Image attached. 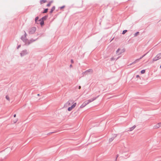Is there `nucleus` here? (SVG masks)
<instances>
[{"mask_svg":"<svg viewBox=\"0 0 161 161\" xmlns=\"http://www.w3.org/2000/svg\"><path fill=\"white\" fill-rule=\"evenodd\" d=\"M99 95H98L95 97H94L92 98H91L89 100H87L88 102H89V103L91 102H92V101H94L95 100H96L97 98L98 97Z\"/></svg>","mask_w":161,"mask_h":161,"instance_id":"obj_1","label":"nucleus"},{"mask_svg":"<svg viewBox=\"0 0 161 161\" xmlns=\"http://www.w3.org/2000/svg\"><path fill=\"white\" fill-rule=\"evenodd\" d=\"M36 30V28L35 27H32L31 28L29 31V33L32 34L34 33Z\"/></svg>","mask_w":161,"mask_h":161,"instance_id":"obj_2","label":"nucleus"},{"mask_svg":"<svg viewBox=\"0 0 161 161\" xmlns=\"http://www.w3.org/2000/svg\"><path fill=\"white\" fill-rule=\"evenodd\" d=\"M43 18H42L41 19L38 20V23L40 24L41 26H42L44 25V22L43 20Z\"/></svg>","mask_w":161,"mask_h":161,"instance_id":"obj_3","label":"nucleus"},{"mask_svg":"<svg viewBox=\"0 0 161 161\" xmlns=\"http://www.w3.org/2000/svg\"><path fill=\"white\" fill-rule=\"evenodd\" d=\"M161 126V122L159 123L156 125H154V128L155 129H157L159 127H160Z\"/></svg>","mask_w":161,"mask_h":161,"instance_id":"obj_4","label":"nucleus"},{"mask_svg":"<svg viewBox=\"0 0 161 161\" xmlns=\"http://www.w3.org/2000/svg\"><path fill=\"white\" fill-rule=\"evenodd\" d=\"M120 49L119 48L118 49V50L116 51V53L118 54H121L122 52H124V51L123 50L122 51H121L119 52V51H120Z\"/></svg>","mask_w":161,"mask_h":161,"instance_id":"obj_5","label":"nucleus"},{"mask_svg":"<svg viewBox=\"0 0 161 161\" xmlns=\"http://www.w3.org/2000/svg\"><path fill=\"white\" fill-rule=\"evenodd\" d=\"M136 127V126L135 125H134L132 127H130L129 128V130H128V131H131L133 130Z\"/></svg>","mask_w":161,"mask_h":161,"instance_id":"obj_6","label":"nucleus"},{"mask_svg":"<svg viewBox=\"0 0 161 161\" xmlns=\"http://www.w3.org/2000/svg\"><path fill=\"white\" fill-rule=\"evenodd\" d=\"M146 54L144 55L143 56H142V57H141L139 58L136 59L134 62V63H135L140 60L143 57H144L145 55Z\"/></svg>","mask_w":161,"mask_h":161,"instance_id":"obj_7","label":"nucleus"},{"mask_svg":"<svg viewBox=\"0 0 161 161\" xmlns=\"http://www.w3.org/2000/svg\"><path fill=\"white\" fill-rule=\"evenodd\" d=\"M74 103V101L72 100H69V101H68L67 103V104L69 105L71 103Z\"/></svg>","mask_w":161,"mask_h":161,"instance_id":"obj_8","label":"nucleus"},{"mask_svg":"<svg viewBox=\"0 0 161 161\" xmlns=\"http://www.w3.org/2000/svg\"><path fill=\"white\" fill-rule=\"evenodd\" d=\"M156 57H157L158 60L160 58H161V53H159L158 54H157Z\"/></svg>","mask_w":161,"mask_h":161,"instance_id":"obj_9","label":"nucleus"},{"mask_svg":"<svg viewBox=\"0 0 161 161\" xmlns=\"http://www.w3.org/2000/svg\"><path fill=\"white\" fill-rule=\"evenodd\" d=\"M76 105V103H74L70 107L72 109L75 108Z\"/></svg>","mask_w":161,"mask_h":161,"instance_id":"obj_10","label":"nucleus"},{"mask_svg":"<svg viewBox=\"0 0 161 161\" xmlns=\"http://www.w3.org/2000/svg\"><path fill=\"white\" fill-rule=\"evenodd\" d=\"M76 105V103H74L70 107L72 109L75 108Z\"/></svg>","mask_w":161,"mask_h":161,"instance_id":"obj_11","label":"nucleus"},{"mask_svg":"<svg viewBox=\"0 0 161 161\" xmlns=\"http://www.w3.org/2000/svg\"><path fill=\"white\" fill-rule=\"evenodd\" d=\"M76 105V103H74L70 107L72 109L75 108Z\"/></svg>","mask_w":161,"mask_h":161,"instance_id":"obj_12","label":"nucleus"},{"mask_svg":"<svg viewBox=\"0 0 161 161\" xmlns=\"http://www.w3.org/2000/svg\"><path fill=\"white\" fill-rule=\"evenodd\" d=\"M76 105V103H74L70 107L72 109L75 108Z\"/></svg>","mask_w":161,"mask_h":161,"instance_id":"obj_13","label":"nucleus"},{"mask_svg":"<svg viewBox=\"0 0 161 161\" xmlns=\"http://www.w3.org/2000/svg\"><path fill=\"white\" fill-rule=\"evenodd\" d=\"M158 59L157 58V57L155 56L153 59L152 62H154V61H156L157 60H158Z\"/></svg>","mask_w":161,"mask_h":161,"instance_id":"obj_14","label":"nucleus"},{"mask_svg":"<svg viewBox=\"0 0 161 161\" xmlns=\"http://www.w3.org/2000/svg\"><path fill=\"white\" fill-rule=\"evenodd\" d=\"M46 0H41L40 1V4H42L43 3H46Z\"/></svg>","mask_w":161,"mask_h":161,"instance_id":"obj_15","label":"nucleus"},{"mask_svg":"<svg viewBox=\"0 0 161 161\" xmlns=\"http://www.w3.org/2000/svg\"><path fill=\"white\" fill-rule=\"evenodd\" d=\"M39 18L38 17H36L35 19V22L37 24H39L38 23V19Z\"/></svg>","mask_w":161,"mask_h":161,"instance_id":"obj_16","label":"nucleus"},{"mask_svg":"<svg viewBox=\"0 0 161 161\" xmlns=\"http://www.w3.org/2000/svg\"><path fill=\"white\" fill-rule=\"evenodd\" d=\"M114 137H112L111 138H110L109 140V142H111L114 139Z\"/></svg>","mask_w":161,"mask_h":161,"instance_id":"obj_17","label":"nucleus"},{"mask_svg":"<svg viewBox=\"0 0 161 161\" xmlns=\"http://www.w3.org/2000/svg\"><path fill=\"white\" fill-rule=\"evenodd\" d=\"M86 105H85V103H83L80 106V108H84V107H85L86 106Z\"/></svg>","mask_w":161,"mask_h":161,"instance_id":"obj_18","label":"nucleus"},{"mask_svg":"<svg viewBox=\"0 0 161 161\" xmlns=\"http://www.w3.org/2000/svg\"><path fill=\"white\" fill-rule=\"evenodd\" d=\"M55 7H53L52 8L51 11H50V13H52L53 11L55 10Z\"/></svg>","mask_w":161,"mask_h":161,"instance_id":"obj_19","label":"nucleus"},{"mask_svg":"<svg viewBox=\"0 0 161 161\" xmlns=\"http://www.w3.org/2000/svg\"><path fill=\"white\" fill-rule=\"evenodd\" d=\"M84 103H85L86 105H87L88 104H89V102H88L87 100L85 102H84Z\"/></svg>","mask_w":161,"mask_h":161,"instance_id":"obj_20","label":"nucleus"},{"mask_svg":"<svg viewBox=\"0 0 161 161\" xmlns=\"http://www.w3.org/2000/svg\"><path fill=\"white\" fill-rule=\"evenodd\" d=\"M6 98L8 101L9 100V97L8 95H6Z\"/></svg>","mask_w":161,"mask_h":161,"instance_id":"obj_21","label":"nucleus"},{"mask_svg":"<svg viewBox=\"0 0 161 161\" xmlns=\"http://www.w3.org/2000/svg\"><path fill=\"white\" fill-rule=\"evenodd\" d=\"M145 72V69L142 70L141 71V73L142 74H144Z\"/></svg>","mask_w":161,"mask_h":161,"instance_id":"obj_22","label":"nucleus"},{"mask_svg":"<svg viewBox=\"0 0 161 161\" xmlns=\"http://www.w3.org/2000/svg\"><path fill=\"white\" fill-rule=\"evenodd\" d=\"M127 32V30H124L123 31V32H122V34H124L126 32Z\"/></svg>","mask_w":161,"mask_h":161,"instance_id":"obj_23","label":"nucleus"},{"mask_svg":"<svg viewBox=\"0 0 161 161\" xmlns=\"http://www.w3.org/2000/svg\"><path fill=\"white\" fill-rule=\"evenodd\" d=\"M48 9L47 8L44 10V11L43 12V13H46L48 11Z\"/></svg>","mask_w":161,"mask_h":161,"instance_id":"obj_24","label":"nucleus"},{"mask_svg":"<svg viewBox=\"0 0 161 161\" xmlns=\"http://www.w3.org/2000/svg\"><path fill=\"white\" fill-rule=\"evenodd\" d=\"M117 136V134H114L113 135V137H114V138H116V137Z\"/></svg>","mask_w":161,"mask_h":161,"instance_id":"obj_25","label":"nucleus"},{"mask_svg":"<svg viewBox=\"0 0 161 161\" xmlns=\"http://www.w3.org/2000/svg\"><path fill=\"white\" fill-rule=\"evenodd\" d=\"M72 110V109L71 108H70V107H69L68 108V110L69 111H71Z\"/></svg>","mask_w":161,"mask_h":161,"instance_id":"obj_26","label":"nucleus"},{"mask_svg":"<svg viewBox=\"0 0 161 161\" xmlns=\"http://www.w3.org/2000/svg\"><path fill=\"white\" fill-rule=\"evenodd\" d=\"M55 132H50V133H48L47 134V135H50L52 133H55Z\"/></svg>","mask_w":161,"mask_h":161,"instance_id":"obj_27","label":"nucleus"},{"mask_svg":"<svg viewBox=\"0 0 161 161\" xmlns=\"http://www.w3.org/2000/svg\"><path fill=\"white\" fill-rule=\"evenodd\" d=\"M51 2H50L49 3H48L47 5V7H49L50 6L51 4Z\"/></svg>","mask_w":161,"mask_h":161,"instance_id":"obj_28","label":"nucleus"},{"mask_svg":"<svg viewBox=\"0 0 161 161\" xmlns=\"http://www.w3.org/2000/svg\"><path fill=\"white\" fill-rule=\"evenodd\" d=\"M64 7H65V6H62V7H60V8L61 9L62 8H64Z\"/></svg>","mask_w":161,"mask_h":161,"instance_id":"obj_29","label":"nucleus"},{"mask_svg":"<svg viewBox=\"0 0 161 161\" xmlns=\"http://www.w3.org/2000/svg\"><path fill=\"white\" fill-rule=\"evenodd\" d=\"M139 32H137L136 34H135V35L136 36H137V35H138V34H139Z\"/></svg>","mask_w":161,"mask_h":161,"instance_id":"obj_30","label":"nucleus"},{"mask_svg":"<svg viewBox=\"0 0 161 161\" xmlns=\"http://www.w3.org/2000/svg\"><path fill=\"white\" fill-rule=\"evenodd\" d=\"M71 62L72 63H74V61H73V59H71Z\"/></svg>","mask_w":161,"mask_h":161,"instance_id":"obj_31","label":"nucleus"},{"mask_svg":"<svg viewBox=\"0 0 161 161\" xmlns=\"http://www.w3.org/2000/svg\"><path fill=\"white\" fill-rule=\"evenodd\" d=\"M16 114H14V117H16Z\"/></svg>","mask_w":161,"mask_h":161,"instance_id":"obj_32","label":"nucleus"},{"mask_svg":"<svg viewBox=\"0 0 161 161\" xmlns=\"http://www.w3.org/2000/svg\"><path fill=\"white\" fill-rule=\"evenodd\" d=\"M139 77V75H136V77L137 78H138Z\"/></svg>","mask_w":161,"mask_h":161,"instance_id":"obj_33","label":"nucleus"},{"mask_svg":"<svg viewBox=\"0 0 161 161\" xmlns=\"http://www.w3.org/2000/svg\"><path fill=\"white\" fill-rule=\"evenodd\" d=\"M118 155H117V157H116V159H117V158L118 157Z\"/></svg>","mask_w":161,"mask_h":161,"instance_id":"obj_34","label":"nucleus"},{"mask_svg":"<svg viewBox=\"0 0 161 161\" xmlns=\"http://www.w3.org/2000/svg\"><path fill=\"white\" fill-rule=\"evenodd\" d=\"M80 87H81L80 86H79V89H80Z\"/></svg>","mask_w":161,"mask_h":161,"instance_id":"obj_35","label":"nucleus"},{"mask_svg":"<svg viewBox=\"0 0 161 161\" xmlns=\"http://www.w3.org/2000/svg\"><path fill=\"white\" fill-rule=\"evenodd\" d=\"M70 67H72V65L71 64L70 65Z\"/></svg>","mask_w":161,"mask_h":161,"instance_id":"obj_36","label":"nucleus"},{"mask_svg":"<svg viewBox=\"0 0 161 161\" xmlns=\"http://www.w3.org/2000/svg\"><path fill=\"white\" fill-rule=\"evenodd\" d=\"M21 55L22 56L23 55V53H21Z\"/></svg>","mask_w":161,"mask_h":161,"instance_id":"obj_37","label":"nucleus"},{"mask_svg":"<svg viewBox=\"0 0 161 161\" xmlns=\"http://www.w3.org/2000/svg\"><path fill=\"white\" fill-rule=\"evenodd\" d=\"M37 95V96H39V94H38Z\"/></svg>","mask_w":161,"mask_h":161,"instance_id":"obj_38","label":"nucleus"},{"mask_svg":"<svg viewBox=\"0 0 161 161\" xmlns=\"http://www.w3.org/2000/svg\"><path fill=\"white\" fill-rule=\"evenodd\" d=\"M160 68H161V65L160 66Z\"/></svg>","mask_w":161,"mask_h":161,"instance_id":"obj_39","label":"nucleus"}]
</instances>
